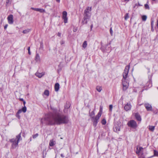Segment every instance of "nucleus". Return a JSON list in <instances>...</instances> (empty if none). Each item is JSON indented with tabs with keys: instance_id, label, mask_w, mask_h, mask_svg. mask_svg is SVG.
Masks as SVG:
<instances>
[{
	"instance_id": "f257e3e1",
	"label": "nucleus",
	"mask_w": 158,
	"mask_h": 158,
	"mask_svg": "<svg viewBox=\"0 0 158 158\" xmlns=\"http://www.w3.org/2000/svg\"><path fill=\"white\" fill-rule=\"evenodd\" d=\"M44 121L50 125L60 124L67 123L69 120L67 116L60 114L59 112L55 110L52 113L46 115L44 118L42 119L41 122L44 123Z\"/></svg>"
},
{
	"instance_id": "f03ea898",
	"label": "nucleus",
	"mask_w": 158,
	"mask_h": 158,
	"mask_svg": "<svg viewBox=\"0 0 158 158\" xmlns=\"http://www.w3.org/2000/svg\"><path fill=\"white\" fill-rule=\"evenodd\" d=\"M101 115L102 111L100 110L95 117H92V121L93 122V125L95 127L97 126L98 122V120L101 116Z\"/></svg>"
},
{
	"instance_id": "7ed1b4c3",
	"label": "nucleus",
	"mask_w": 158,
	"mask_h": 158,
	"mask_svg": "<svg viewBox=\"0 0 158 158\" xmlns=\"http://www.w3.org/2000/svg\"><path fill=\"white\" fill-rule=\"evenodd\" d=\"M91 11V7L89 6L87 7L84 10V16H85L90 18Z\"/></svg>"
},
{
	"instance_id": "20e7f679",
	"label": "nucleus",
	"mask_w": 158,
	"mask_h": 158,
	"mask_svg": "<svg viewBox=\"0 0 158 158\" xmlns=\"http://www.w3.org/2000/svg\"><path fill=\"white\" fill-rule=\"evenodd\" d=\"M128 127L133 128H136L137 126L136 122L134 120H131L127 123Z\"/></svg>"
},
{
	"instance_id": "39448f33",
	"label": "nucleus",
	"mask_w": 158,
	"mask_h": 158,
	"mask_svg": "<svg viewBox=\"0 0 158 158\" xmlns=\"http://www.w3.org/2000/svg\"><path fill=\"white\" fill-rule=\"evenodd\" d=\"M129 65H128L126 66L125 69L124 71V72L123 73V79H126V78L128 74V73L129 72Z\"/></svg>"
},
{
	"instance_id": "423d86ee",
	"label": "nucleus",
	"mask_w": 158,
	"mask_h": 158,
	"mask_svg": "<svg viewBox=\"0 0 158 158\" xmlns=\"http://www.w3.org/2000/svg\"><path fill=\"white\" fill-rule=\"evenodd\" d=\"M122 81L123 89L124 90H126L129 86V83L128 81L126 79H122Z\"/></svg>"
},
{
	"instance_id": "0eeeda50",
	"label": "nucleus",
	"mask_w": 158,
	"mask_h": 158,
	"mask_svg": "<svg viewBox=\"0 0 158 158\" xmlns=\"http://www.w3.org/2000/svg\"><path fill=\"white\" fill-rule=\"evenodd\" d=\"M121 126V124L120 123L118 122L115 125L114 127L113 130L114 131L116 132L120 131Z\"/></svg>"
},
{
	"instance_id": "6e6552de",
	"label": "nucleus",
	"mask_w": 158,
	"mask_h": 158,
	"mask_svg": "<svg viewBox=\"0 0 158 158\" xmlns=\"http://www.w3.org/2000/svg\"><path fill=\"white\" fill-rule=\"evenodd\" d=\"M19 139H11L10 141L12 143V146L13 148H16L18 145Z\"/></svg>"
},
{
	"instance_id": "1a4fd4ad",
	"label": "nucleus",
	"mask_w": 158,
	"mask_h": 158,
	"mask_svg": "<svg viewBox=\"0 0 158 158\" xmlns=\"http://www.w3.org/2000/svg\"><path fill=\"white\" fill-rule=\"evenodd\" d=\"M67 13L66 11H64L62 13V18L64 20V23H67L68 18L67 17Z\"/></svg>"
},
{
	"instance_id": "9d476101",
	"label": "nucleus",
	"mask_w": 158,
	"mask_h": 158,
	"mask_svg": "<svg viewBox=\"0 0 158 158\" xmlns=\"http://www.w3.org/2000/svg\"><path fill=\"white\" fill-rule=\"evenodd\" d=\"M7 19L9 24H12L13 23V16L12 15H10L8 16Z\"/></svg>"
},
{
	"instance_id": "9b49d317",
	"label": "nucleus",
	"mask_w": 158,
	"mask_h": 158,
	"mask_svg": "<svg viewBox=\"0 0 158 158\" xmlns=\"http://www.w3.org/2000/svg\"><path fill=\"white\" fill-rule=\"evenodd\" d=\"M131 107V106L130 103H127L124 107V110L127 111L130 110Z\"/></svg>"
},
{
	"instance_id": "f8f14e48",
	"label": "nucleus",
	"mask_w": 158,
	"mask_h": 158,
	"mask_svg": "<svg viewBox=\"0 0 158 158\" xmlns=\"http://www.w3.org/2000/svg\"><path fill=\"white\" fill-rule=\"evenodd\" d=\"M145 107L147 110L148 111H152V107L151 105L148 103H145L144 105Z\"/></svg>"
},
{
	"instance_id": "ddd939ff",
	"label": "nucleus",
	"mask_w": 158,
	"mask_h": 158,
	"mask_svg": "<svg viewBox=\"0 0 158 158\" xmlns=\"http://www.w3.org/2000/svg\"><path fill=\"white\" fill-rule=\"evenodd\" d=\"M84 18L81 21V23L82 24H87V19H89V17H88L85 16H84Z\"/></svg>"
},
{
	"instance_id": "4468645a",
	"label": "nucleus",
	"mask_w": 158,
	"mask_h": 158,
	"mask_svg": "<svg viewBox=\"0 0 158 158\" xmlns=\"http://www.w3.org/2000/svg\"><path fill=\"white\" fill-rule=\"evenodd\" d=\"M27 111V108L24 106L22 109L19 110L17 112V115L18 114H19L21 113L22 112H23L24 113H25Z\"/></svg>"
},
{
	"instance_id": "2eb2a0df",
	"label": "nucleus",
	"mask_w": 158,
	"mask_h": 158,
	"mask_svg": "<svg viewBox=\"0 0 158 158\" xmlns=\"http://www.w3.org/2000/svg\"><path fill=\"white\" fill-rule=\"evenodd\" d=\"M35 60L36 62H40L41 61V59L39 54L36 53L35 58Z\"/></svg>"
},
{
	"instance_id": "dca6fc26",
	"label": "nucleus",
	"mask_w": 158,
	"mask_h": 158,
	"mask_svg": "<svg viewBox=\"0 0 158 158\" xmlns=\"http://www.w3.org/2000/svg\"><path fill=\"white\" fill-rule=\"evenodd\" d=\"M143 148L142 147L139 146H137L136 148V153L137 154H139V153L142 152Z\"/></svg>"
},
{
	"instance_id": "f3484780",
	"label": "nucleus",
	"mask_w": 158,
	"mask_h": 158,
	"mask_svg": "<svg viewBox=\"0 0 158 158\" xmlns=\"http://www.w3.org/2000/svg\"><path fill=\"white\" fill-rule=\"evenodd\" d=\"M59 87L60 85L58 83H57L55 84V89L56 91L57 92L59 90Z\"/></svg>"
},
{
	"instance_id": "a211bd4d",
	"label": "nucleus",
	"mask_w": 158,
	"mask_h": 158,
	"mask_svg": "<svg viewBox=\"0 0 158 158\" xmlns=\"http://www.w3.org/2000/svg\"><path fill=\"white\" fill-rule=\"evenodd\" d=\"M135 117L136 119L139 121H141V118L140 115L137 113L135 114Z\"/></svg>"
},
{
	"instance_id": "6ab92c4d",
	"label": "nucleus",
	"mask_w": 158,
	"mask_h": 158,
	"mask_svg": "<svg viewBox=\"0 0 158 158\" xmlns=\"http://www.w3.org/2000/svg\"><path fill=\"white\" fill-rule=\"evenodd\" d=\"M56 143L55 141H54L53 139L51 140L49 145L50 146H53Z\"/></svg>"
},
{
	"instance_id": "aec40b11",
	"label": "nucleus",
	"mask_w": 158,
	"mask_h": 158,
	"mask_svg": "<svg viewBox=\"0 0 158 158\" xmlns=\"http://www.w3.org/2000/svg\"><path fill=\"white\" fill-rule=\"evenodd\" d=\"M35 75L38 77L41 78L44 75V73H35Z\"/></svg>"
},
{
	"instance_id": "412c9836",
	"label": "nucleus",
	"mask_w": 158,
	"mask_h": 158,
	"mask_svg": "<svg viewBox=\"0 0 158 158\" xmlns=\"http://www.w3.org/2000/svg\"><path fill=\"white\" fill-rule=\"evenodd\" d=\"M96 90L99 92H100L102 90V86H97L96 87Z\"/></svg>"
},
{
	"instance_id": "4be33fe9",
	"label": "nucleus",
	"mask_w": 158,
	"mask_h": 158,
	"mask_svg": "<svg viewBox=\"0 0 158 158\" xmlns=\"http://www.w3.org/2000/svg\"><path fill=\"white\" fill-rule=\"evenodd\" d=\"M36 11H39L40 13H44L45 12V10L43 9L37 8Z\"/></svg>"
},
{
	"instance_id": "5701e85b",
	"label": "nucleus",
	"mask_w": 158,
	"mask_h": 158,
	"mask_svg": "<svg viewBox=\"0 0 158 158\" xmlns=\"http://www.w3.org/2000/svg\"><path fill=\"white\" fill-rule=\"evenodd\" d=\"M155 126H149V129L150 131H153L154 130Z\"/></svg>"
},
{
	"instance_id": "b1692460",
	"label": "nucleus",
	"mask_w": 158,
	"mask_h": 158,
	"mask_svg": "<svg viewBox=\"0 0 158 158\" xmlns=\"http://www.w3.org/2000/svg\"><path fill=\"white\" fill-rule=\"evenodd\" d=\"M31 31V29H27L23 30V32L24 34H27L29 32Z\"/></svg>"
},
{
	"instance_id": "393cba45",
	"label": "nucleus",
	"mask_w": 158,
	"mask_h": 158,
	"mask_svg": "<svg viewBox=\"0 0 158 158\" xmlns=\"http://www.w3.org/2000/svg\"><path fill=\"white\" fill-rule=\"evenodd\" d=\"M44 94L45 95L48 96L49 95V91L48 90H45L44 92Z\"/></svg>"
},
{
	"instance_id": "a878e982",
	"label": "nucleus",
	"mask_w": 158,
	"mask_h": 158,
	"mask_svg": "<svg viewBox=\"0 0 158 158\" xmlns=\"http://www.w3.org/2000/svg\"><path fill=\"white\" fill-rule=\"evenodd\" d=\"M87 45V41H84L82 44V47L84 48H85L86 47Z\"/></svg>"
},
{
	"instance_id": "bb28decb",
	"label": "nucleus",
	"mask_w": 158,
	"mask_h": 158,
	"mask_svg": "<svg viewBox=\"0 0 158 158\" xmlns=\"http://www.w3.org/2000/svg\"><path fill=\"white\" fill-rule=\"evenodd\" d=\"M101 123L103 125H105L106 123V120L103 118L101 121Z\"/></svg>"
},
{
	"instance_id": "cd10ccee",
	"label": "nucleus",
	"mask_w": 158,
	"mask_h": 158,
	"mask_svg": "<svg viewBox=\"0 0 158 158\" xmlns=\"http://www.w3.org/2000/svg\"><path fill=\"white\" fill-rule=\"evenodd\" d=\"M94 111H92L90 113V116L92 118V117H94Z\"/></svg>"
},
{
	"instance_id": "c85d7f7f",
	"label": "nucleus",
	"mask_w": 158,
	"mask_h": 158,
	"mask_svg": "<svg viewBox=\"0 0 158 158\" xmlns=\"http://www.w3.org/2000/svg\"><path fill=\"white\" fill-rule=\"evenodd\" d=\"M147 17L146 15H143L142 16V20L143 21H145L147 19Z\"/></svg>"
},
{
	"instance_id": "c756f323",
	"label": "nucleus",
	"mask_w": 158,
	"mask_h": 158,
	"mask_svg": "<svg viewBox=\"0 0 158 158\" xmlns=\"http://www.w3.org/2000/svg\"><path fill=\"white\" fill-rule=\"evenodd\" d=\"M124 18L125 20H127L129 18V16L128 13H127L126 14Z\"/></svg>"
},
{
	"instance_id": "7c9ffc66",
	"label": "nucleus",
	"mask_w": 158,
	"mask_h": 158,
	"mask_svg": "<svg viewBox=\"0 0 158 158\" xmlns=\"http://www.w3.org/2000/svg\"><path fill=\"white\" fill-rule=\"evenodd\" d=\"M154 155L155 156H158V152L156 150H154Z\"/></svg>"
},
{
	"instance_id": "2f4dec72",
	"label": "nucleus",
	"mask_w": 158,
	"mask_h": 158,
	"mask_svg": "<svg viewBox=\"0 0 158 158\" xmlns=\"http://www.w3.org/2000/svg\"><path fill=\"white\" fill-rule=\"evenodd\" d=\"M12 1V0H7L6 2V5H7L9 3H10Z\"/></svg>"
},
{
	"instance_id": "473e14b6",
	"label": "nucleus",
	"mask_w": 158,
	"mask_h": 158,
	"mask_svg": "<svg viewBox=\"0 0 158 158\" xmlns=\"http://www.w3.org/2000/svg\"><path fill=\"white\" fill-rule=\"evenodd\" d=\"M146 9H149V6L148 4H145L144 5Z\"/></svg>"
},
{
	"instance_id": "72a5a7b5",
	"label": "nucleus",
	"mask_w": 158,
	"mask_h": 158,
	"mask_svg": "<svg viewBox=\"0 0 158 158\" xmlns=\"http://www.w3.org/2000/svg\"><path fill=\"white\" fill-rule=\"evenodd\" d=\"M113 108V106L112 105H110L109 106V110H110V111H111L112 110V109Z\"/></svg>"
},
{
	"instance_id": "f704fd0d",
	"label": "nucleus",
	"mask_w": 158,
	"mask_h": 158,
	"mask_svg": "<svg viewBox=\"0 0 158 158\" xmlns=\"http://www.w3.org/2000/svg\"><path fill=\"white\" fill-rule=\"evenodd\" d=\"M38 134H36L35 135H33V138H36L38 137Z\"/></svg>"
},
{
	"instance_id": "c9c22d12",
	"label": "nucleus",
	"mask_w": 158,
	"mask_h": 158,
	"mask_svg": "<svg viewBox=\"0 0 158 158\" xmlns=\"http://www.w3.org/2000/svg\"><path fill=\"white\" fill-rule=\"evenodd\" d=\"M27 50H28V53L29 55H30L31 54V52L30 51V47H29L28 48Z\"/></svg>"
},
{
	"instance_id": "e433bc0d",
	"label": "nucleus",
	"mask_w": 158,
	"mask_h": 158,
	"mask_svg": "<svg viewBox=\"0 0 158 158\" xmlns=\"http://www.w3.org/2000/svg\"><path fill=\"white\" fill-rule=\"evenodd\" d=\"M21 133H20L19 135H17L16 136V138H17V139L20 138L21 137Z\"/></svg>"
},
{
	"instance_id": "4c0bfd02",
	"label": "nucleus",
	"mask_w": 158,
	"mask_h": 158,
	"mask_svg": "<svg viewBox=\"0 0 158 158\" xmlns=\"http://www.w3.org/2000/svg\"><path fill=\"white\" fill-rule=\"evenodd\" d=\"M110 32L111 35H113V31L112 28H111L110 29Z\"/></svg>"
},
{
	"instance_id": "58836bf2",
	"label": "nucleus",
	"mask_w": 158,
	"mask_h": 158,
	"mask_svg": "<svg viewBox=\"0 0 158 158\" xmlns=\"http://www.w3.org/2000/svg\"><path fill=\"white\" fill-rule=\"evenodd\" d=\"M64 42L63 40H61L60 42V44L61 45L64 44Z\"/></svg>"
},
{
	"instance_id": "ea45409f",
	"label": "nucleus",
	"mask_w": 158,
	"mask_h": 158,
	"mask_svg": "<svg viewBox=\"0 0 158 158\" xmlns=\"http://www.w3.org/2000/svg\"><path fill=\"white\" fill-rule=\"evenodd\" d=\"M31 9H32L33 10H35V11H36V10H37V8H33V7H31Z\"/></svg>"
},
{
	"instance_id": "a19ab883",
	"label": "nucleus",
	"mask_w": 158,
	"mask_h": 158,
	"mask_svg": "<svg viewBox=\"0 0 158 158\" xmlns=\"http://www.w3.org/2000/svg\"><path fill=\"white\" fill-rule=\"evenodd\" d=\"M61 33L60 32H58L57 34V35L59 36V37H60V36H61Z\"/></svg>"
},
{
	"instance_id": "79ce46f5",
	"label": "nucleus",
	"mask_w": 158,
	"mask_h": 158,
	"mask_svg": "<svg viewBox=\"0 0 158 158\" xmlns=\"http://www.w3.org/2000/svg\"><path fill=\"white\" fill-rule=\"evenodd\" d=\"M8 25V24H6L4 27V28L5 29H6Z\"/></svg>"
},
{
	"instance_id": "37998d69",
	"label": "nucleus",
	"mask_w": 158,
	"mask_h": 158,
	"mask_svg": "<svg viewBox=\"0 0 158 158\" xmlns=\"http://www.w3.org/2000/svg\"><path fill=\"white\" fill-rule=\"evenodd\" d=\"M151 24L152 27V26L153 24V21H152Z\"/></svg>"
},
{
	"instance_id": "c03bdc74",
	"label": "nucleus",
	"mask_w": 158,
	"mask_h": 158,
	"mask_svg": "<svg viewBox=\"0 0 158 158\" xmlns=\"http://www.w3.org/2000/svg\"><path fill=\"white\" fill-rule=\"evenodd\" d=\"M17 115V113L16 114V116L18 118H19V117H20V116L19 115V114H18V115Z\"/></svg>"
},
{
	"instance_id": "a18cd8bd",
	"label": "nucleus",
	"mask_w": 158,
	"mask_h": 158,
	"mask_svg": "<svg viewBox=\"0 0 158 158\" xmlns=\"http://www.w3.org/2000/svg\"><path fill=\"white\" fill-rule=\"evenodd\" d=\"M19 100H20V101H23V102L24 101L23 99V98H20Z\"/></svg>"
},
{
	"instance_id": "49530a36",
	"label": "nucleus",
	"mask_w": 158,
	"mask_h": 158,
	"mask_svg": "<svg viewBox=\"0 0 158 158\" xmlns=\"http://www.w3.org/2000/svg\"><path fill=\"white\" fill-rule=\"evenodd\" d=\"M23 102V104L24 106H25V104H26V102L25 101H24Z\"/></svg>"
},
{
	"instance_id": "de8ad7c7",
	"label": "nucleus",
	"mask_w": 158,
	"mask_h": 158,
	"mask_svg": "<svg viewBox=\"0 0 158 158\" xmlns=\"http://www.w3.org/2000/svg\"><path fill=\"white\" fill-rule=\"evenodd\" d=\"M60 156H61V157H63H63H64V155H63V154H61L60 155Z\"/></svg>"
},
{
	"instance_id": "09e8293b",
	"label": "nucleus",
	"mask_w": 158,
	"mask_h": 158,
	"mask_svg": "<svg viewBox=\"0 0 158 158\" xmlns=\"http://www.w3.org/2000/svg\"><path fill=\"white\" fill-rule=\"evenodd\" d=\"M56 1L58 2H60V0H56Z\"/></svg>"
},
{
	"instance_id": "8fccbe9b",
	"label": "nucleus",
	"mask_w": 158,
	"mask_h": 158,
	"mask_svg": "<svg viewBox=\"0 0 158 158\" xmlns=\"http://www.w3.org/2000/svg\"><path fill=\"white\" fill-rule=\"evenodd\" d=\"M124 1H127V2H128L129 0H124Z\"/></svg>"
},
{
	"instance_id": "3c124183",
	"label": "nucleus",
	"mask_w": 158,
	"mask_h": 158,
	"mask_svg": "<svg viewBox=\"0 0 158 158\" xmlns=\"http://www.w3.org/2000/svg\"><path fill=\"white\" fill-rule=\"evenodd\" d=\"M93 27V25H91V29H92V27Z\"/></svg>"
},
{
	"instance_id": "603ef678",
	"label": "nucleus",
	"mask_w": 158,
	"mask_h": 158,
	"mask_svg": "<svg viewBox=\"0 0 158 158\" xmlns=\"http://www.w3.org/2000/svg\"><path fill=\"white\" fill-rule=\"evenodd\" d=\"M157 89H158V87H157Z\"/></svg>"
}]
</instances>
